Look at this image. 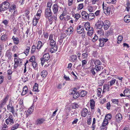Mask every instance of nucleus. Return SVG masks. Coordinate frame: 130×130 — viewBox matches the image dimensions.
Instances as JSON below:
<instances>
[{
	"instance_id": "obj_1",
	"label": "nucleus",
	"mask_w": 130,
	"mask_h": 130,
	"mask_svg": "<svg viewBox=\"0 0 130 130\" xmlns=\"http://www.w3.org/2000/svg\"><path fill=\"white\" fill-rule=\"evenodd\" d=\"M53 35H50L49 37L48 40L50 42V45L52 47L50 52L53 53L55 52L57 50V47L56 45V42L53 39Z\"/></svg>"
},
{
	"instance_id": "obj_2",
	"label": "nucleus",
	"mask_w": 130,
	"mask_h": 130,
	"mask_svg": "<svg viewBox=\"0 0 130 130\" xmlns=\"http://www.w3.org/2000/svg\"><path fill=\"white\" fill-rule=\"evenodd\" d=\"M102 6L104 13L106 15H109L110 12V7L107 6V4H104V2H103Z\"/></svg>"
},
{
	"instance_id": "obj_3",
	"label": "nucleus",
	"mask_w": 130,
	"mask_h": 130,
	"mask_svg": "<svg viewBox=\"0 0 130 130\" xmlns=\"http://www.w3.org/2000/svg\"><path fill=\"white\" fill-rule=\"evenodd\" d=\"M9 11L10 12L12 13L13 12V15H14L17 13V11L16 10V6L14 4H12L9 8Z\"/></svg>"
},
{
	"instance_id": "obj_4",
	"label": "nucleus",
	"mask_w": 130,
	"mask_h": 130,
	"mask_svg": "<svg viewBox=\"0 0 130 130\" xmlns=\"http://www.w3.org/2000/svg\"><path fill=\"white\" fill-rule=\"evenodd\" d=\"M14 122L12 116L11 114L8 118L6 120V123L8 125H12Z\"/></svg>"
},
{
	"instance_id": "obj_5",
	"label": "nucleus",
	"mask_w": 130,
	"mask_h": 130,
	"mask_svg": "<svg viewBox=\"0 0 130 130\" xmlns=\"http://www.w3.org/2000/svg\"><path fill=\"white\" fill-rule=\"evenodd\" d=\"M21 59L20 58H14V68H16L19 64L20 65H21Z\"/></svg>"
},
{
	"instance_id": "obj_6",
	"label": "nucleus",
	"mask_w": 130,
	"mask_h": 130,
	"mask_svg": "<svg viewBox=\"0 0 130 130\" xmlns=\"http://www.w3.org/2000/svg\"><path fill=\"white\" fill-rule=\"evenodd\" d=\"M2 6L5 9H9L10 7V3L7 1H5L3 2L2 4Z\"/></svg>"
},
{
	"instance_id": "obj_7",
	"label": "nucleus",
	"mask_w": 130,
	"mask_h": 130,
	"mask_svg": "<svg viewBox=\"0 0 130 130\" xmlns=\"http://www.w3.org/2000/svg\"><path fill=\"white\" fill-rule=\"evenodd\" d=\"M103 22L101 21H98L95 24V26L97 29H101L102 27Z\"/></svg>"
},
{
	"instance_id": "obj_8",
	"label": "nucleus",
	"mask_w": 130,
	"mask_h": 130,
	"mask_svg": "<svg viewBox=\"0 0 130 130\" xmlns=\"http://www.w3.org/2000/svg\"><path fill=\"white\" fill-rule=\"evenodd\" d=\"M52 13L50 8H47L45 11V16L46 17H48L51 16Z\"/></svg>"
},
{
	"instance_id": "obj_9",
	"label": "nucleus",
	"mask_w": 130,
	"mask_h": 130,
	"mask_svg": "<svg viewBox=\"0 0 130 130\" xmlns=\"http://www.w3.org/2000/svg\"><path fill=\"white\" fill-rule=\"evenodd\" d=\"M71 95L73 98L76 99L79 97V94L78 92L73 90L71 93Z\"/></svg>"
},
{
	"instance_id": "obj_10",
	"label": "nucleus",
	"mask_w": 130,
	"mask_h": 130,
	"mask_svg": "<svg viewBox=\"0 0 130 130\" xmlns=\"http://www.w3.org/2000/svg\"><path fill=\"white\" fill-rule=\"evenodd\" d=\"M110 26V23L109 21L108 20H106L105 21L104 25V27L105 29H107Z\"/></svg>"
},
{
	"instance_id": "obj_11",
	"label": "nucleus",
	"mask_w": 130,
	"mask_h": 130,
	"mask_svg": "<svg viewBox=\"0 0 130 130\" xmlns=\"http://www.w3.org/2000/svg\"><path fill=\"white\" fill-rule=\"evenodd\" d=\"M116 118L117 122L119 123L122 120V117L121 114L119 113L116 115Z\"/></svg>"
},
{
	"instance_id": "obj_12",
	"label": "nucleus",
	"mask_w": 130,
	"mask_h": 130,
	"mask_svg": "<svg viewBox=\"0 0 130 130\" xmlns=\"http://www.w3.org/2000/svg\"><path fill=\"white\" fill-rule=\"evenodd\" d=\"M124 93L125 96L130 98V90L129 89H125L124 91Z\"/></svg>"
},
{
	"instance_id": "obj_13",
	"label": "nucleus",
	"mask_w": 130,
	"mask_h": 130,
	"mask_svg": "<svg viewBox=\"0 0 130 130\" xmlns=\"http://www.w3.org/2000/svg\"><path fill=\"white\" fill-rule=\"evenodd\" d=\"M84 30L83 27L80 25H79L77 29V32L79 34H81L83 32Z\"/></svg>"
},
{
	"instance_id": "obj_14",
	"label": "nucleus",
	"mask_w": 130,
	"mask_h": 130,
	"mask_svg": "<svg viewBox=\"0 0 130 130\" xmlns=\"http://www.w3.org/2000/svg\"><path fill=\"white\" fill-rule=\"evenodd\" d=\"M73 31V28L72 27L70 26L66 31V33H67V35L69 36L72 34Z\"/></svg>"
},
{
	"instance_id": "obj_15",
	"label": "nucleus",
	"mask_w": 130,
	"mask_h": 130,
	"mask_svg": "<svg viewBox=\"0 0 130 130\" xmlns=\"http://www.w3.org/2000/svg\"><path fill=\"white\" fill-rule=\"evenodd\" d=\"M28 90L27 87L26 86H25L23 88V91L21 94L22 95H24L26 94L28 92Z\"/></svg>"
},
{
	"instance_id": "obj_16",
	"label": "nucleus",
	"mask_w": 130,
	"mask_h": 130,
	"mask_svg": "<svg viewBox=\"0 0 130 130\" xmlns=\"http://www.w3.org/2000/svg\"><path fill=\"white\" fill-rule=\"evenodd\" d=\"M82 18L84 19H87L88 16V14L85 11H83L81 13Z\"/></svg>"
},
{
	"instance_id": "obj_17",
	"label": "nucleus",
	"mask_w": 130,
	"mask_h": 130,
	"mask_svg": "<svg viewBox=\"0 0 130 130\" xmlns=\"http://www.w3.org/2000/svg\"><path fill=\"white\" fill-rule=\"evenodd\" d=\"M34 109L33 107L31 106L28 110L26 113L27 117H28V115L31 114L32 113Z\"/></svg>"
},
{
	"instance_id": "obj_18",
	"label": "nucleus",
	"mask_w": 130,
	"mask_h": 130,
	"mask_svg": "<svg viewBox=\"0 0 130 130\" xmlns=\"http://www.w3.org/2000/svg\"><path fill=\"white\" fill-rule=\"evenodd\" d=\"M88 112V110L86 108H84L83 111H82L81 114L83 117H85L87 115Z\"/></svg>"
},
{
	"instance_id": "obj_19",
	"label": "nucleus",
	"mask_w": 130,
	"mask_h": 130,
	"mask_svg": "<svg viewBox=\"0 0 130 130\" xmlns=\"http://www.w3.org/2000/svg\"><path fill=\"white\" fill-rule=\"evenodd\" d=\"M97 33L98 35L100 36H102L104 35V32L103 29H101L97 30Z\"/></svg>"
},
{
	"instance_id": "obj_20",
	"label": "nucleus",
	"mask_w": 130,
	"mask_h": 130,
	"mask_svg": "<svg viewBox=\"0 0 130 130\" xmlns=\"http://www.w3.org/2000/svg\"><path fill=\"white\" fill-rule=\"evenodd\" d=\"M7 109L10 111L13 115L14 113V107L13 106H11L10 105L7 106Z\"/></svg>"
},
{
	"instance_id": "obj_21",
	"label": "nucleus",
	"mask_w": 130,
	"mask_h": 130,
	"mask_svg": "<svg viewBox=\"0 0 130 130\" xmlns=\"http://www.w3.org/2000/svg\"><path fill=\"white\" fill-rule=\"evenodd\" d=\"M53 10L54 13L56 14L58 11V6L57 4H54L53 7Z\"/></svg>"
},
{
	"instance_id": "obj_22",
	"label": "nucleus",
	"mask_w": 130,
	"mask_h": 130,
	"mask_svg": "<svg viewBox=\"0 0 130 130\" xmlns=\"http://www.w3.org/2000/svg\"><path fill=\"white\" fill-rule=\"evenodd\" d=\"M89 28V29L86 30L88 31L87 33V34L89 36H91L93 33V29L92 27H91Z\"/></svg>"
},
{
	"instance_id": "obj_23",
	"label": "nucleus",
	"mask_w": 130,
	"mask_h": 130,
	"mask_svg": "<svg viewBox=\"0 0 130 130\" xmlns=\"http://www.w3.org/2000/svg\"><path fill=\"white\" fill-rule=\"evenodd\" d=\"M124 21L126 23H129L130 22V16L129 15L125 16L124 18Z\"/></svg>"
},
{
	"instance_id": "obj_24",
	"label": "nucleus",
	"mask_w": 130,
	"mask_h": 130,
	"mask_svg": "<svg viewBox=\"0 0 130 130\" xmlns=\"http://www.w3.org/2000/svg\"><path fill=\"white\" fill-rule=\"evenodd\" d=\"M13 42L15 44H18L19 42V38L17 37H15L14 36H13L12 37Z\"/></svg>"
},
{
	"instance_id": "obj_25",
	"label": "nucleus",
	"mask_w": 130,
	"mask_h": 130,
	"mask_svg": "<svg viewBox=\"0 0 130 130\" xmlns=\"http://www.w3.org/2000/svg\"><path fill=\"white\" fill-rule=\"evenodd\" d=\"M94 17V13H90L88 14V19L89 20H91L93 19Z\"/></svg>"
},
{
	"instance_id": "obj_26",
	"label": "nucleus",
	"mask_w": 130,
	"mask_h": 130,
	"mask_svg": "<svg viewBox=\"0 0 130 130\" xmlns=\"http://www.w3.org/2000/svg\"><path fill=\"white\" fill-rule=\"evenodd\" d=\"M50 58V55L48 53L45 54L43 56V59H44L45 61L48 60Z\"/></svg>"
},
{
	"instance_id": "obj_27",
	"label": "nucleus",
	"mask_w": 130,
	"mask_h": 130,
	"mask_svg": "<svg viewBox=\"0 0 130 130\" xmlns=\"http://www.w3.org/2000/svg\"><path fill=\"white\" fill-rule=\"evenodd\" d=\"M41 75L43 77H45L47 74V72L46 71L43 70L41 72Z\"/></svg>"
},
{
	"instance_id": "obj_28",
	"label": "nucleus",
	"mask_w": 130,
	"mask_h": 130,
	"mask_svg": "<svg viewBox=\"0 0 130 130\" xmlns=\"http://www.w3.org/2000/svg\"><path fill=\"white\" fill-rule=\"evenodd\" d=\"M90 106L91 109H93L95 106V102L93 100H90Z\"/></svg>"
},
{
	"instance_id": "obj_29",
	"label": "nucleus",
	"mask_w": 130,
	"mask_h": 130,
	"mask_svg": "<svg viewBox=\"0 0 130 130\" xmlns=\"http://www.w3.org/2000/svg\"><path fill=\"white\" fill-rule=\"evenodd\" d=\"M103 68V67L101 66H95V69L97 72H99L102 70Z\"/></svg>"
},
{
	"instance_id": "obj_30",
	"label": "nucleus",
	"mask_w": 130,
	"mask_h": 130,
	"mask_svg": "<svg viewBox=\"0 0 130 130\" xmlns=\"http://www.w3.org/2000/svg\"><path fill=\"white\" fill-rule=\"evenodd\" d=\"M84 27L86 30H88L89 29V28L91 27L89 23L88 22H87L85 24Z\"/></svg>"
},
{
	"instance_id": "obj_31",
	"label": "nucleus",
	"mask_w": 130,
	"mask_h": 130,
	"mask_svg": "<svg viewBox=\"0 0 130 130\" xmlns=\"http://www.w3.org/2000/svg\"><path fill=\"white\" fill-rule=\"evenodd\" d=\"M41 12L42 11L41 10H39L38 11L35 17H36L37 18V19H39L40 17Z\"/></svg>"
},
{
	"instance_id": "obj_32",
	"label": "nucleus",
	"mask_w": 130,
	"mask_h": 130,
	"mask_svg": "<svg viewBox=\"0 0 130 130\" xmlns=\"http://www.w3.org/2000/svg\"><path fill=\"white\" fill-rule=\"evenodd\" d=\"M33 90L35 91H38V85L37 84L35 83V85L34 86Z\"/></svg>"
},
{
	"instance_id": "obj_33",
	"label": "nucleus",
	"mask_w": 130,
	"mask_h": 130,
	"mask_svg": "<svg viewBox=\"0 0 130 130\" xmlns=\"http://www.w3.org/2000/svg\"><path fill=\"white\" fill-rule=\"evenodd\" d=\"M11 55L12 54L9 51H7L6 53V56L9 59H10L11 58Z\"/></svg>"
},
{
	"instance_id": "obj_34",
	"label": "nucleus",
	"mask_w": 130,
	"mask_h": 130,
	"mask_svg": "<svg viewBox=\"0 0 130 130\" xmlns=\"http://www.w3.org/2000/svg\"><path fill=\"white\" fill-rule=\"evenodd\" d=\"M39 19H37V18L36 17H35L34 19L33 20V25L34 26H36L38 22Z\"/></svg>"
},
{
	"instance_id": "obj_35",
	"label": "nucleus",
	"mask_w": 130,
	"mask_h": 130,
	"mask_svg": "<svg viewBox=\"0 0 130 130\" xmlns=\"http://www.w3.org/2000/svg\"><path fill=\"white\" fill-rule=\"evenodd\" d=\"M44 120L43 119H38L36 121V123L37 124H40L42 123Z\"/></svg>"
},
{
	"instance_id": "obj_36",
	"label": "nucleus",
	"mask_w": 130,
	"mask_h": 130,
	"mask_svg": "<svg viewBox=\"0 0 130 130\" xmlns=\"http://www.w3.org/2000/svg\"><path fill=\"white\" fill-rule=\"evenodd\" d=\"M87 94V92L85 91H82L80 92L79 95L81 97L85 96Z\"/></svg>"
},
{
	"instance_id": "obj_37",
	"label": "nucleus",
	"mask_w": 130,
	"mask_h": 130,
	"mask_svg": "<svg viewBox=\"0 0 130 130\" xmlns=\"http://www.w3.org/2000/svg\"><path fill=\"white\" fill-rule=\"evenodd\" d=\"M94 63L96 66H98V65H100L101 64V62L98 60H96L94 62Z\"/></svg>"
},
{
	"instance_id": "obj_38",
	"label": "nucleus",
	"mask_w": 130,
	"mask_h": 130,
	"mask_svg": "<svg viewBox=\"0 0 130 130\" xmlns=\"http://www.w3.org/2000/svg\"><path fill=\"white\" fill-rule=\"evenodd\" d=\"M123 38V37L122 36H119L118 38L117 43H120L122 40Z\"/></svg>"
},
{
	"instance_id": "obj_39",
	"label": "nucleus",
	"mask_w": 130,
	"mask_h": 130,
	"mask_svg": "<svg viewBox=\"0 0 130 130\" xmlns=\"http://www.w3.org/2000/svg\"><path fill=\"white\" fill-rule=\"evenodd\" d=\"M111 118V115L110 114H108L106 115L105 117V118L107 120H110Z\"/></svg>"
},
{
	"instance_id": "obj_40",
	"label": "nucleus",
	"mask_w": 130,
	"mask_h": 130,
	"mask_svg": "<svg viewBox=\"0 0 130 130\" xmlns=\"http://www.w3.org/2000/svg\"><path fill=\"white\" fill-rule=\"evenodd\" d=\"M99 40L100 42L99 44V46L101 47L103 46L104 44V43L103 42V40L101 39V38L99 39Z\"/></svg>"
},
{
	"instance_id": "obj_41",
	"label": "nucleus",
	"mask_w": 130,
	"mask_h": 130,
	"mask_svg": "<svg viewBox=\"0 0 130 130\" xmlns=\"http://www.w3.org/2000/svg\"><path fill=\"white\" fill-rule=\"evenodd\" d=\"M42 46V43L41 41H38V44L37 46V48L38 49H40Z\"/></svg>"
},
{
	"instance_id": "obj_42",
	"label": "nucleus",
	"mask_w": 130,
	"mask_h": 130,
	"mask_svg": "<svg viewBox=\"0 0 130 130\" xmlns=\"http://www.w3.org/2000/svg\"><path fill=\"white\" fill-rule=\"evenodd\" d=\"M108 123V120L107 119H104L102 123V126H105Z\"/></svg>"
},
{
	"instance_id": "obj_43",
	"label": "nucleus",
	"mask_w": 130,
	"mask_h": 130,
	"mask_svg": "<svg viewBox=\"0 0 130 130\" xmlns=\"http://www.w3.org/2000/svg\"><path fill=\"white\" fill-rule=\"evenodd\" d=\"M90 39L88 38L85 41V44L86 45L89 44Z\"/></svg>"
},
{
	"instance_id": "obj_44",
	"label": "nucleus",
	"mask_w": 130,
	"mask_h": 130,
	"mask_svg": "<svg viewBox=\"0 0 130 130\" xmlns=\"http://www.w3.org/2000/svg\"><path fill=\"white\" fill-rule=\"evenodd\" d=\"M30 47L28 46L27 47L25 51L24 52V53L26 55H27L28 54V53L29 52V51L30 50Z\"/></svg>"
},
{
	"instance_id": "obj_45",
	"label": "nucleus",
	"mask_w": 130,
	"mask_h": 130,
	"mask_svg": "<svg viewBox=\"0 0 130 130\" xmlns=\"http://www.w3.org/2000/svg\"><path fill=\"white\" fill-rule=\"evenodd\" d=\"M84 5L83 4H80L78 5L77 8L78 10H80L82 9Z\"/></svg>"
},
{
	"instance_id": "obj_46",
	"label": "nucleus",
	"mask_w": 130,
	"mask_h": 130,
	"mask_svg": "<svg viewBox=\"0 0 130 130\" xmlns=\"http://www.w3.org/2000/svg\"><path fill=\"white\" fill-rule=\"evenodd\" d=\"M72 61L73 62L74 61L77 59V57L76 55H74L71 57Z\"/></svg>"
},
{
	"instance_id": "obj_47",
	"label": "nucleus",
	"mask_w": 130,
	"mask_h": 130,
	"mask_svg": "<svg viewBox=\"0 0 130 130\" xmlns=\"http://www.w3.org/2000/svg\"><path fill=\"white\" fill-rule=\"evenodd\" d=\"M82 56L84 59L87 58L88 56V53L86 52L82 54Z\"/></svg>"
},
{
	"instance_id": "obj_48",
	"label": "nucleus",
	"mask_w": 130,
	"mask_h": 130,
	"mask_svg": "<svg viewBox=\"0 0 130 130\" xmlns=\"http://www.w3.org/2000/svg\"><path fill=\"white\" fill-rule=\"evenodd\" d=\"M98 39V36L96 35H95L94 37L92 39V41L93 42H95Z\"/></svg>"
},
{
	"instance_id": "obj_49",
	"label": "nucleus",
	"mask_w": 130,
	"mask_h": 130,
	"mask_svg": "<svg viewBox=\"0 0 130 130\" xmlns=\"http://www.w3.org/2000/svg\"><path fill=\"white\" fill-rule=\"evenodd\" d=\"M97 95L99 96H100L101 94V93L102 92V89L100 88H99L97 90Z\"/></svg>"
},
{
	"instance_id": "obj_50",
	"label": "nucleus",
	"mask_w": 130,
	"mask_h": 130,
	"mask_svg": "<svg viewBox=\"0 0 130 130\" xmlns=\"http://www.w3.org/2000/svg\"><path fill=\"white\" fill-rule=\"evenodd\" d=\"M109 89V86L108 85L106 84L104 85L103 89L106 90H108Z\"/></svg>"
},
{
	"instance_id": "obj_51",
	"label": "nucleus",
	"mask_w": 130,
	"mask_h": 130,
	"mask_svg": "<svg viewBox=\"0 0 130 130\" xmlns=\"http://www.w3.org/2000/svg\"><path fill=\"white\" fill-rule=\"evenodd\" d=\"M35 58L34 56H32L30 58L29 60L30 61L32 62L35 61Z\"/></svg>"
},
{
	"instance_id": "obj_52",
	"label": "nucleus",
	"mask_w": 130,
	"mask_h": 130,
	"mask_svg": "<svg viewBox=\"0 0 130 130\" xmlns=\"http://www.w3.org/2000/svg\"><path fill=\"white\" fill-rule=\"evenodd\" d=\"M7 36L6 35H3L1 37V39L3 41H5L7 39Z\"/></svg>"
},
{
	"instance_id": "obj_53",
	"label": "nucleus",
	"mask_w": 130,
	"mask_h": 130,
	"mask_svg": "<svg viewBox=\"0 0 130 130\" xmlns=\"http://www.w3.org/2000/svg\"><path fill=\"white\" fill-rule=\"evenodd\" d=\"M19 125L18 124H15L12 128L11 130H14L15 129H16L17 128H18Z\"/></svg>"
},
{
	"instance_id": "obj_54",
	"label": "nucleus",
	"mask_w": 130,
	"mask_h": 130,
	"mask_svg": "<svg viewBox=\"0 0 130 130\" xmlns=\"http://www.w3.org/2000/svg\"><path fill=\"white\" fill-rule=\"evenodd\" d=\"M111 101L113 103L115 104H117L119 102L118 100V99H113Z\"/></svg>"
},
{
	"instance_id": "obj_55",
	"label": "nucleus",
	"mask_w": 130,
	"mask_h": 130,
	"mask_svg": "<svg viewBox=\"0 0 130 130\" xmlns=\"http://www.w3.org/2000/svg\"><path fill=\"white\" fill-rule=\"evenodd\" d=\"M116 80L115 79H113L110 82V85L111 86L114 84Z\"/></svg>"
},
{
	"instance_id": "obj_56",
	"label": "nucleus",
	"mask_w": 130,
	"mask_h": 130,
	"mask_svg": "<svg viewBox=\"0 0 130 130\" xmlns=\"http://www.w3.org/2000/svg\"><path fill=\"white\" fill-rule=\"evenodd\" d=\"M52 5V3L51 2H48L47 4V8H51Z\"/></svg>"
},
{
	"instance_id": "obj_57",
	"label": "nucleus",
	"mask_w": 130,
	"mask_h": 130,
	"mask_svg": "<svg viewBox=\"0 0 130 130\" xmlns=\"http://www.w3.org/2000/svg\"><path fill=\"white\" fill-rule=\"evenodd\" d=\"M80 17V15L78 14H76L75 15V17L77 20Z\"/></svg>"
},
{
	"instance_id": "obj_58",
	"label": "nucleus",
	"mask_w": 130,
	"mask_h": 130,
	"mask_svg": "<svg viewBox=\"0 0 130 130\" xmlns=\"http://www.w3.org/2000/svg\"><path fill=\"white\" fill-rule=\"evenodd\" d=\"M87 9L90 12H91L93 11V8L91 6H89L88 7Z\"/></svg>"
},
{
	"instance_id": "obj_59",
	"label": "nucleus",
	"mask_w": 130,
	"mask_h": 130,
	"mask_svg": "<svg viewBox=\"0 0 130 130\" xmlns=\"http://www.w3.org/2000/svg\"><path fill=\"white\" fill-rule=\"evenodd\" d=\"M32 65L34 68H35L37 66V64L36 62L35 61L34 62H32Z\"/></svg>"
},
{
	"instance_id": "obj_60",
	"label": "nucleus",
	"mask_w": 130,
	"mask_h": 130,
	"mask_svg": "<svg viewBox=\"0 0 130 130\" xmlns=\"http://www.w3.org/2000/svg\"><path fill=\"white\" fill-rule=\"evenodd\" d=\"M110 104L109 102H108L107 103L106 105V107L107 109L109 110L110 109Z\"/></svg>"
},
{
	"instance_id": "obj_61",
	"label": "nucleus",
	"mask_w": 130,
	"mask_h": 130,
	"mask_svg": "<svg viewBox=\"0 0 130 130\" xmlns=\"http://www.w3.org/2000/svg\"><path fill=\"white\" fill-rule=\"evenodd\" d=\"M78 107V105L76 103H74L73 106V108H76Z\"/></svg>"
},
{
	"instance_id": "obj_62",
	"label": "nucleus",
	"mask_w": 130,
	"mask_h": 130,
	"mask_svg": "<svg viewBox=\"0 0 130 130\" xmlns=\"http://www.w3.org/2000/svg\"><path fill=\"white\" fill-rule=\"evenodd\" d=\"M36 49V46L34 45H33L32 46V48L31 50V53H33L35 51Z\"/></svg>"
},
{
	"instance_id": "obj_63",
	"label": "nucleus",
	"mask_w": 130,
	"mask_h": 130,
	"mask_svg": "<svg viewBox=\"0 0 130 130\" xmlns=\"http://www.w3.org/2000/svg\"><path fill=\"white\" fill-rule=\"evenodd\" d=\"M7 128L8 126L7 125L5 124L2 128V130H7Z\"/></svg>"
},
{
	"instance_id": "obj_64",
	"label": "nucleus",
	"mask_w": 130,
	"mask_h": 130,
	"mask_svg": "<svg viewBox=\"0 0 130 130\" xmlns=\"http://www.w3.org/2000/svg\"><path fill=\"white\" fill-rule=\"evenodd\" d=\"M104 80H99V84L100 85H102L104 83Z\"/></svg>"
}]
</instances>
